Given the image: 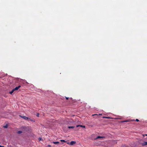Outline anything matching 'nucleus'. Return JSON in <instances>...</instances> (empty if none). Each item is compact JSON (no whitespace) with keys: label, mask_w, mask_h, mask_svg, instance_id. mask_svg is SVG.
I'll use <instances>...</instances> for the list:
<instances>
[{"label":"nucleus","mask_w":147,"mask_h":147,"mask_svg":"<svg viewBox=\"0 0 147 147\" xmlns=\"http://www.w3.org/2000/svg\"><path fill=\"white\" fill-rule=\"evenodd\" d=\"M20 117H21V118L24 119H25V120H27V119H28V117H25V116H22V115H20Z\"/></svg>","instance_id":"obj_1"},{"label":"nucleus","mask_w":147,"mask_h":147,"mask_svg":"<svg viewBox=\"0 0 147 147\" xmlns=\"http://www.w3.org/2000/svg\"><path fill=\"white\" fill-rule=\"evenodd\" d=\"M27 120L33 122H35V121L34 120L31 119L29 118H28V119H27Z\"/></svg>","instance_id":"obj_2"},{"label":"nucleus","mask_w":147,"mask_h":147,"mask_svg":"<svg viewBox=\"0 0 147 147\" xmlns=\"http://www.w3.org/2000/svg\"><path fill=\"white\" fill-rule=\"evenodd\" d=\"M20 87L21 86H19L18 87H16L15 88H14V89L15 90H18Z\"/></svg>","instance_id":"obj_3"},{"label":"nucleus","mask_w":147,"mask_h":147,"mask_svg":"<svg viewBox=\"0 0 147 147\" xmlns=\"http://www.w3.org/2000/svg\"><path fill=\"white\" fill-rule=\"evenodd\" d=\"M76 143V142L75 141H71L70 143V144L71 145H73V144H75Z\"/></svg>","instance_id":"obj_4"},{"label":"nucleus","mask_w":147,"mask_h":147,"mask_svg":"<svg viewBox=\"0 0 147 147\" xmlns=\"http://www.w3.org/2000/svg\"><path fill=\"white\" fill-rule=\"evenodd\" d=\"M142 146L147 145V142H144L142 143Z\"/></svg>","instance_id":"obj_5"},{"label":"nucleus","mask_w":147,"mask_h":147,"mask_svg":"<svg viewBox=\"0 0 147 147\" xmlns=\"http://www.w3.org/2000/svg\"><path fill=\"white\" fill-rule=\"evenodd\" d=\"M84 127V128H85V126H83V125H77L76 126V127Z\"/></svg>","instance_id":"obj_6"},{"label":"nucleus","mask_w":147,"mask_h":147,"mask_svg":"<svg viewBox=\"0 0 147 147\" xmlns=\"http://www.w3.org/2000/svg\"><path fill=\"white\" fill-rule=\"evenodd\" d=\"M105 138V137H103V136H97V138H96V139H97L99 138Z\"/></svg>","instance_id":"obj_7"},{"label":"nucleus","mask_w":147,"mask_h":147,"mask_svg":"<svg viewBox=\"0 0 147 147\" xmlns=\"http://www.w3.org/2000/svg\"><path fill=\"white\" fill-rule=\"evenodd\" d=\"M15 91V90H14V89H13L9 92V93L11 94H12Z\"/></svg>","instance_id":"obj_8"},{"label":"nucleus","mask_w":147,"mask_h":147,"mask_svg":"<svg viewBox=\"0 0 147 147\" xmlns=\"http://www.w3.org/2000/svg\"><path fill=\"white\" fill-rule=\"evenodd\" d=\"M53 143L54 144H57L59 143V142H53Z\"/></svg>","instance_id":"obj_9"},{"label":"nucleus","mask_w":147,"mask_h":147,"mask_svg":"<svg viewBox=\"0 0 147 147\" xmlns=\"http://www.w3.org/2000/svg\"><path fill=\"white\" fill-rule=\"evenodd\" d=\"M3 127L5 128H7L8 127V125L6 124V125H4Z\"/></svg>","instance_id":"obj_10"},{"label":"nucleus","mask_w":147,"mask_h":147,"mask_svg":"<svg viewBox=\"0 0 147 147\" xmlns=\"http://www.w3.org/2000/svg\"><path fill=\"white\" fill-rule=\"evenodd\" d=\"M22 131H18L17 132V133L18 134H22Z\"/></svg>","instance_id":"obj_11"},{"label":"nucleus","mask_w":147,"mask_h":147,"mask_svg":"<svg viewBox=\"0 0 147 147\" xmlns=\"http://www.w3.org/2000/svg\"><path fill=\"white\" fill-rule=\"evenodd\" d=\"M74 126H69L68 127V128L69 129L72 128L73 129L74 128Z\"/></svg>","instance_id":"obj_12"},{"label":"nucleus","mask_w":147,"mask_h":147,"mask_svg":"<svg viewBox=\"0 0 147 147\" xmlns=\"http://www.w3.org/2000/svg\"><path fill=\"white\" fill-rule=\"evenodd\" d=\"M103 118H105L107 119H110L111 118L109 117H103Z\"/></svg>","instance_id":"obj_13"},{"label":"nucleus","mask_w":147,"mask_h":147,"mask_svg":"<svg viewBox=\"0 0 147 147\" xmlns=\"http://www.w3.org/2000/svg\"><path fill=\"white\" fill-rule=\"evenodd\" d=\"M60 141L61 142H65L66 141L63 140H60Z\"/></svg>","instance_id":"obj_14"},{"label":"nucleus","mask_w":147,"mask_h":147,"mask_svg":"<svg viewBox=\"0 0 147 147\" xmlns=\"http://www.w3.org/2000/svg\"><path fill=\"white\" fill-rule=\"evenodd\" d=\"M39 113H37L36 115V116L38 117L39 116Z\"/></svg>","instance_id":"obj_15"},{"label":"nucleus","mask_w":147,"mask_h":147,"mask_svg":"<svg viewBox=\"0 0 147 147\" xmlns=\"http://www.w3.org/2000/svg\"><path fill=\"white\" fill-rule=\"evenodd\" d=\"M42 140V138H38V140H39V141H40V140Z\"/></svg>","instance_id":"obj_16"},{"label":"nucleus","mask_w":147,"mask_h":147,"mask_svg":"<svg viewBox=\"0 0 147 147\" xmlns=\"http://www.w3.org/2000/svg\"><path fill=\"white\" fill-rule=\"evenodd\" d=\"M128 121L127 120H125V121H123L122 122H127Z\"/></svg>","instance_id":"obj_17"},{"label":"nucleus","mask_w":147,"mask_h":147,"mask_svg":"<svg viewBox=\"0 0 147 147\" xmlns=\"http://www.w3.org/2000/svg\"><path fill=\"white\" fill-rule=\"evenodd\" d=\"M136 120L137 122H138L139 121V120L138 119H136Z\"/></svg>","instance_id":"obj_18"},{"label":"nucleus","mask_w":147,"mask_h":147,"mask_svg":"<svg viewBox=\"0 0 147 147\" xmlns=\"http://www.w3.org/2000/svg\"><path fill=\"white\" fill-rule=\"evenodd\" d=\"M98 115V114H95L93 115L92 116H94V115Z\"/></svg>","instance_id":"obj_19"},{"label":"nucleus","mask_w":147,"mask_h":147,"mask_svg":"<svg viewBox=\"0 0 147 147\" xmlns=\"http://www.w3.org/2000/svg\"><path fill=\"white\" fill-rule=\"evenodd\" d=\"M67 100H68L69 98L68 97H65Z\"/></svg>","instance_id":"obj_20"},{"label":"nucleus","mask_w":147,"mask_h":147,"mask_svg":"<svg viewBox=\"0 0 147 147\" xmlns=\"http://www.w3.org/2000/svg\"><path fill=\"white\" fill-rule=\"evenodd\" d=\"M0 147H4V146H0Z\"/></svg>","instance_id":"obj_21"},{"label":"nucleus","mask_w":147,"mask_h":147,"mask_svg":"<svg viewBox=\"0 0 147 147\" xmlns=\"http://www.w3.org/2000/svg\"><path fill=\"white\" fill-rule=\"evenodd\" d=\"M48 146H49V147H51V146L50 145H48Z\"/></svg>","instance_id":"obj_22"},{"label":"nucleus","mask_w":147,"mask_h":147,"mask_svg":"<svg viewBox=\"0 0 147 147\" xmlns=\"http://www.w3.org/2000/svg\"><path fill=\"white\" fill-rule=\"evenodd\" d=\"M99 115H102V114H98Z\"/></svg>","instance_id":"obj_23"},{"label":"nucleus","mask_w":147,"mask_h":147,"mask_svg":"<svg viewBox=\"0 0 147 147\" xmlns=\"http://www.w3.org/2000/svg\"><path fill=\"white\" fill-rule=\"evenodd\" d=\"M145 136H147V134H146Z\"/></svg>","instance_id":"obj_24"}]
</instances>
